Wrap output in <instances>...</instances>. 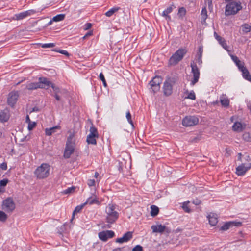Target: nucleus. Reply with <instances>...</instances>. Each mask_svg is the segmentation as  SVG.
<instances>
[{"mask_svg": "<svg viewBox=\"0 0 251 251\" xmlns=\"http://www.w3.org/2000/svg\"><path fill=\"white\" fill-rule=\"evenodd\" d=\"M115 206L113 204H109L105 209L106 222L107 225L104 226V228H111V224L115 222L119 217V213L115 210Z\"/></svg>", "mask_w": 251, "mask_h": 251, "instance_id": "nucleus-1", "label": "nucleus"}, {"mask_svg": "<svg viewBox=\"0 0 251 251\" xmlns=\"http://www.w3.org/2000/svg\"><path fill=\"white\" fill-rule=\"evenodd\" d=\"M242 9L240 1H232L228 3L225 8V14L226 16L234 15Z\"/></svg>", "mask_w": 251, "mask_h": 251, "instance_id": "nucleus-2", "label": "nucleus"}, {"mask_svg": "<svg viewBox=\"0 0 251 251\" xmlns=\"http://www.w3.org/2000/svg\"><path fill=\"white\" fill-rule=\"evenodd\" d=\"M50 166L47 163H43L35 171L34 174L39 179L47 177L50 174Z\"/></svg>", "mask_w": 251, "mask_h": 251, "instance_id": "nucleus-3", "label": "nucleus"}, {"mask_svg": "<svg viewBox=\"0 0 251 251\" xmlns=\"http://www.w3.org/2000/svg\"><path fill=\"white\" fill-rule=\"evenodd\" d=\"M245 159L248 161L247 166H245V164H241L239 165L236 169V174L238 176H242L251 168V160L249 155L245 156Z\"/></svg>", "mask_w": 251, "mask_h": 251, "instance_id": "nucleus-4", "label": "nucleus"}, {"mask_svg": "<svg viewBox=\"0 0 251 251\" xmlns=\"http://www.w3.org/2000/svg\"><path fill=\"white\" fill-rule=\"evenodd\" d=\"M185 49H179L170 58L169 62L171 65H175L179 62L186 53Z\"/></svg>", "mask_w": 251, "mask_h": 251, "instance_id": "nucleus-5", "label": "nucleus"}, {"mask_svg": "<svg viewBox=\"0 0 251 251\" xmlns=\"http://www.w3.org/2000/svg\"><path fill=\"white\" fill-rule=\"evenodd\" d=\"M16 207L15 203L12 198L8 197L4 200L2 204V208L7 213H11Z\"/></svg>", "mask_w": 251, "mask_h": 251, "instance_id": "nucleus-6", "label": "nucleus"}, {"mask_svg": "<svg viewBox=\"0 0 251 251\" xmlns=\"http://www.w3.org/2000/svg\"><path fill=\"white\" fill-rule=\"evenodd\" d=\"M199 118L195 116H187L182 120V125L186 127L192 126L197 125L199 123Z\"/></svg>", "mask_w": 251, "mask_h": 251, "instance_id": "nucleus-7", "label": "nucleus"}, {"mask_svg": "<svg viewBox=\"0 0 251 251\" xmlns=\"http://www.w3.org/2000/svg\"><path fill=\"white\" fill-rule=\"evenodd\" d=\"M162 79L159 76H156L150 82L152 92L155 93L160 90V84L162 83Z\"/></svg>", "mask_w": 251, "mask_h": 251, "instance_id": "nucleus-8", "label": "nucleus"}, {"mask_svg": "<svg viewBox=\"0 0 251 251\" xmlns=\"http://www.w3.org/2000/svg\"><path fill=\"white\" fill-rule=\"evenodd\" d=\"M192 73L193 74V78L191 81V85H194L199 80L200 77V71L196 64H191Z\"/></svg>", "mask_w": 251, "mask_h": 251, "instance_id": "nucleus-9", "label": "nucleus"}, {"mask_svg": "<svg viewBox=\"0 0 251 251\" xmlns=\"http://www.w3.org/2000/svg\"><path fill=\"white\" fill-rule=\"evenodd\" d=\"M115 233L112 230L102 231L98 234L100 239L104 242L106 241L109 238L113 237Z\"/></svg>", "mask_w": 251, "mask_h": 251, "instance_id": "nucleus-10", "label": "nucleus"}, {"mask_svg": "<svg viewBox=\"0 0 251 251\" xmlns=\"http://www.w3.org/2000/svg\"><path fill=\"white\" fill-rule=\"evenodd\" d=\"M19 97L18 92L12 91L10 92L8 96L7 103L11 107H13L16 103Z\"/></svg>", "mask_w": 251, "mask_h": 251, "instance_id": "nucleus-11", "label": "nucleus"}, {"mask_svg": "<svg viewBox=\"0 0 251 251\" xmlns=\"http://www.w3.org/2000/svg\"><path fill=\"white\" fill-rule=\"evenodd\" d=\"M151 229L152 230V232L154 233H162L163 232L165 231L168 233L170 232V229L166 226L162 225L161 224L157 225H152L151 226Z\"/></svg>", "mask_w": 251, "mask_h": 251, "instance_id": "nucleus-12", "label": "nucleus"}, {"mask_svg": "<svg viewBox=\"0 0 251 251\" xmlns=\"http://www.w3.org/2000/svg\"><path fill=\"white\" fill-rule=\"evenodd\" d=\"M170 82V79H168L164 83L163 92L164 94L166 96H170L172 93V85Z\"/></svg>", "mask_w": 251, "mask_h": 251, "instance_id": "nucleus-13", "label": "nucleus"}, {"mask_svg": "<svg viewBox=\"0 0 251 251\" xmlns=\"http://www.w3.org/2000/svg\"><path fill=\"white\" fill-rule=\"evenodd\" d=\"M75 145L66 144V147L64 152V157L69 158L73 153L75 151Z\"/></svg>", "mask_w": 251, "mask_h": 251, "instance_id": "nucleus-14", "label": "nucleus"}, {"mask_svg": "<svg viewBox=\"0 0 251 251\" xmlns=\"http://www.w3.org/2000/svg\"><path fill=\"white\" fill-rule=\"evenodd\" d=\"M242 224L241 222H228L226 223L224 225H223L221 228L220 230L226 231L228 230L230 227L233 226H240Z\"/></svg>", "mask_w": 251, "mask_h": 251, "instance_id": "nucleus-15", "label": "nucleus"}, {"mask_svg": "<svg viewBox=\"0 0 251 251\" xmlns=\"http://www.w3.org/2000/svg\"><path fill=\"white\" fill-rule=\"evenodd\" d=\"M33 12L32 10H28L19 14H15V16L13 18V19L18 21L23 19L25 17L31 15V14Z\"/></svg>", "mask_w": 251, "mask_h": 251, "instance_id": "nucleus-16", "label": "nucleus"}, {"mask_svg": "<svg viewBox=\"0 0 251 251\" xmlns=\"http://www.w3.org/2000/svg\"><path fill=\"white\" fill-rule=\"evenodd\" d=\"M132 237V233L131 232H127L122 237L116 239V242L119 243L126 242L130 240Z\"/></svg>", "mask_w": 251, "mask_h": 251, "instance_id": "nucleus-17", "label": "nucleus"}, {"mask_svg": "<svg viewBox=\"0 0 251 251\" xmlns=\"http://www.w3.org/2000/svg\"><path fill=\"white\" fill-rule=\"evenodd\" d=\"M214 36L215 39L218 41L219 43L222 46V47L227 51H229V50H228V46L227 45L225 40L223 37L218 35L216 32H214Z\"/></svg>", "mask_w": 251, "mask_h": 251, "instance_id": "nucleus-18", "label": "nucleus"}, {"mask_svg": "<svg viewBox=\"0 0 251 251\" xmlns=\"http://www.w3.org/2000/svg\"><path fill=\"white\" fill-rule=\"evenodd\" d=\"M39 82H32L27 84L25 88L29 90H33L38 88H45V86H42Z\"/></svg>", "mask_w": 251, "mask_h": 251, "instance_id": "nucleus-19", "label": "nucleus"}, {"mask_svg": "<svg viewBox=\"0 0 251 251\" xmlns=\"http://www.w3.org/2000/svg\"><path fill=\"white\" fill-rule=\"evenodd\" d=\"M94 203L99 204L100 202L98 201L96 195L93 194L92 196L87 199L86 201L83 203V205H86V204H93Z\"/></svg>", "mask_w": 251, "mask_h": 251, "instance_id": "nucleus-20", "label": "nucleus"}, {"mask_svg": "<svg viewBox=\"0 0 251 251\" xmlns=\"http://www.w3.org/2000/svg\"><path fill=\"white\" fill-rule=\"evenodd\" d=\"M207 218L208 219L209 224L212 226H215L218 223L217 216L213 213H211L207 216Z\"/></svg>", "mask_w": 251, "mask_h": 251, "instance_id": "nucleus-21", "label": "nucleus"}, {"mask_svg": "<svg viewBox=\"0 0 251 251\" xmlns=\"http://www.w3.org/2000/svg\"><path fill=\"white\" fill-rule=\"evenodd\" d=\"M9 118L8 111L5 109L0 112V121L4 122L8 121Z\"/></svg>", "mask_w": 251, "mask_h": 251, "instance_id": "nucleus-22", "label": "nucleus"}, {"mask_svg": "<svg viewBox=\"0 0 251 251\" xmlns=\"http://www.w3.org/2000/svg\"><path fill=\"white\" fill-rule=\"evenodd\" d=\"M220 102L221 104L225 107H227L229 106V100L226 95L223 94L221 96Z\"/></svg>", "mask_w": 251, "mask_h": 251, "instance_id": "nucleus-23", "label": "nucleus"}, {"mask_svg": "<svg viewBox=\"0 0 251 251\" xmlns=\"http://www.w3.org/2000/svg\"><path fill=\"white\" fill-rule=\"evenodd\" d=\"M242 72V76L244 79L251 82V75L248 71L247 68L245 67L243 69L240 71Z\"/></svg>", "mask_w": 251, "mask_h": 251, "instance_id": "nucleus-24", "label": "nucleus"}, {"mask_svg": "<svg viewBox=\"0 0 251 251\" xmlns=\"http://www.w3.org/2000/svg\"><path fill=\"white\" fill-rule=\"evenodd\" d=\"M173 5L172 6H170L169 7H168L166 10H165L162 14V16L164 17L165 18V19L167 20V21H170L171 18V17L170 16L168 15V14L169 13H170L172 10H173Z\"/></svg>", "mask_w": 251, "mask_h": 251, "instance_id": "nucleus-25", "label": "nucleus"}, {"mask_svg": "<svg viewBox=\"0 0 251 251\" xmlns=\"http://www.w3.org/2000/svg\"><path fill=\"white\" fill-rule=\"evenodd\" d=\"M38 82L41 83L40 84L42 86H45V89H48L50 86H51V84H52L45 77H40Z\"/></svg>", "mask_w": 251, "mask_h": 251, "instance_id": "nucleus-26", "label": "nucleus"}, {"mask_svg": "<svg viewBox=\"0 0 251 251\" xmlns=\"http://www.w3.org/2000/svg\"><path fill=\"white\" fill-rule=\"evenodd\" d=\"M60 126H56L54 127L50 128H46L45 129V133L46 135L50 136L52 135V133H54L56 131V129H60Z\"/></svg>", "mask_w": 251, "mask_h": 251, "instance_id": "nucleus-27", "label": "nucleus"}, {"mask_svg": "<svg viewBox=\"0 0 251 251\" xmlns=\"http://www.w3.org/2000/svg\"><path fill=\"white\" fill-rule=\"evenodd\" d=\"M234 131L240 132L243 130L242 125L240 122H235L232 126Z\"/></svg>", "mask_w": 251, "mask_h": 251, "instance_id": "nucleus-28", "label": "nucleus"}, {"mask_svg": "<svg viewBox=\"0 0 251 251\" xmlns=\"http://www.w3.org/2000/svg\"><path fill=\"white\" fill-rule=\"evenodd\" d=\"M124 168H126V161L122 158V160H119L118 170L120 172H123Z\"/></svg>", "mask_w": 251, "mask_h": 251, "instance_id": "nucleus-29", "label": "nucleus"}, {"mask_svg": "<svg viewBox=\"0 0 251 251\" xmlns=\"http://www.w3.org/2000/svg\"><path fill=\"white\" fill-rule=\"evenodd\" d=\"M97 137L96 136H93L90 135H88L87 137V140L86 141L89 144H92V145H96L97 144V141L96 140V138Z\"/></svg>", "mask_w": 251, "mask_h": 251, "instance_id": "nucleus-30", "label": "nucleus"}, {"mask_svg": "<svg viewBox=\"0 0 251 251\" xmlns=\"http://www.w3.org/2000/svg\"><path fill=\"white\" fill-rule=\"evenodd\" d=\"M120 8L119 7H114L111 9H110L109 10H108L107 12H106L105 14V15L107 17H111L114 13L117 12Z\"/></svg>", "mask_w": 251, "mask_h": 251, "instance_id": "nucleus-31", "label": "nucleus"}, {"mask_svg": "<svg viewBox=\"0 0 251 251\" xmlns=\"http://www.w3.org/2000/svg\"><path fill=\"white\" fill-rule=\"evenodd\" d=\"M151 215L152 217L156 216L159 213V208L155 205H151Z\"/></svg>", "mask_w": 251, "mask_h": 251, "instance_id": "nucleus-32", "label": "nucleus"}, {"mask_svg": "<svg viewBox=\"0 0 251 251\" xmlns=\"http://www.w3.org/2000/svg\"><path fill=\"white\" fill-rule=\"evenodd\" d=\"M70 135L67 138V140L66 142V144H70V145H75V143L73 139L75 136V134L74 132H72L71 131L69 132Z\"/></svg>", "mask_w": 251, "mask_h": 251, "instance_id": "nucleus-33", "label": "nucleus"}, {"mask_svg": "<svg viewBox=\"0 0 251 251\" xmlns=\"http://www.w3.org/2000/svg\"><path fill=\"white\" fill-rule=\"evenodd\" d=\"M93 136H96L97 138L99 137V133L97 128L94 126H92L90 128V133L88 134Z\"/></svg>", "mask_w": 251, "mask_h": 251, "instance_id": "nucleus-34", "label": "nucleus"}, {"mask_svg": "<svg viewBox=\"0 0 251 251\" xmlns=\"http://www.w3.org/2000/svg\"><path fill=\"white\" fill-rule=\"evenodd\" d=\"M65 15L63 14H60L54 16L52 20L55 22H59L64 19Z\"/></svg>", "mask_w": 251, "mask_h": 251, "instance_id": "nucleus-35", "label": "nucleus"}, {"mask_svg": "<svg viewBox=\"0 0 251 251\" xmlns=\"http://www.w3.org/2000/svg\"><path fill=\"white\" fill-rule=\"evenodd\" d=\"M243 139L246 142H251V133L245 132L242 135Z\"/></svg>", "mask_w": 251, "mask_h": 251, "instance_id": "nucleus-36", "label": "nucleus"}, {"mask_svg": "<svg viewBox=\"0 0 251 251\" xmlns=\"http://www.w3.org/2000/svg\"><path fill=\"white\" fill-rule=\"evenodd\" d=\"M251 30V26L245 24L242 25V31L244 33H248Z\"/></svg>", "mask_w": 251, "mask_h": 251, "instance_id": "nucleus-37", "label": "nucleus"}, {"mask_svg": "<svg viewBox=\"0 0 251 251\" xmlns=\"http://www.w3.org/2000/svg\"><path fill=\"white\" fill-rule=\"evenodd\" d=\"M207 10L205 7H203L202 9V10L201 11V19L203 20L204 21L207 18Z\"/></svg>", "mask_w": 251, "mask_h": 251, "instance_id": "nucleus-38", "label": "nucleus"}, {"mask_svg": "<svg viewBox=\"0 0 251 251\" xmlns=\"http://www.w3.org/2000/svg\"><path fill=\"white\" fill-rule=\"evenodd\" d=\"M7 219V215L2 211L0 210V221L5 222Z\"/></svg>", "mask_w": 251, "mask_h": 251, "instance_id": "nucleus-39", "label": "nucleus"}, {"mask_svg": "<svg viewBox=\"0 0 251 251\" xmlns=\"http://www.w3.org/2000/svg\"><path fill=\"white\" fill-rule=\"evenodd\" d=\"M186 9L184 7H181L179 8L178 15L180 17H182L186 14Z\"/></svg>", "mask_w": 251, "mask_h": 251, "instance_id": "nucleus-40", "label": "nucleus"}, {"mask_svg": "<svg viewBox=\"0 0 251 251\" xmlns=\"http://www.w3.org/2000/svg\"><path fill=\"white\" fill-rule=\"evenodd\" d=\"M203 53V47L202 46H200L198 49V60L199 61H201V58L202 57Z\"/></svg>", "mask_w": 251, "mask_h": 251, "instance_id": "nucleus-41", "label": "nucleus"}, {"mask_svg": "<svg viewBox=\"0 0 251 251\" xmlns=\"http://www.w3.org/2000/svg\"><path fill=\"white\" fill-rule=\"evenodd\" d=\"M189 203V201H187L183 203L182 205V208L185 212L187 213H190L191 212V209L188 206V204Z\"/></svg>", "mask_w": 251, "mask_h": 251, "instance_id": "nucleus-42", "label": "nucleus"}, {"mask_svg": "<svg viewBox=\"0 0 251 251\" xmlns=\"http://www.w3.org/2000/svg\"><path fill=\"white\" fill-rule=\"evenodd\" d=\"M126 117L129 122V123L132 126V127L134 126L133 122L131 119V115L129 111L127 112L126 114Z\"/></svg>", "mask_w": 251, "mask_h": 251, "instance_id": "nucleus-43", "label": "nucleus"}, {"mask_svg": "<svg viewBox=\"0 0 251 251\" xmlns=\"http://www.w3.org/2000/svg\"><path fill=\"white\" fill-rule=\"evenodd\" d=\"M84 205H83V204L82 205L77 206L73 211V216L75 215V213H77L80 212Z\"/></svg>", "mask_w": 251, "mask_h": 251, "instance_id": "nucleus-44", "label": "nucleus"}, {"mask_svg": "<svg viewBox=\"0 0 251 251\" xmlns=\"http://www.w3.org/2000/svg\"><path fill=\"white\" fill-rule=\"evenodd\" d=\"M75 189V187H74V186H73L72 187L68 188L67 189H66L65 190H64L63 191V193L64 194H66L72 193L74 192Z\"/></svg>", "mask_w": 251, "mask_h": 251, "instance_id": "nucleus-45", "label": "nucleus"}, {"mask_svg": "<svg viewBox=\"0 0 251 251\" xmlns=\"http://www.w3.org/2000/svg\"><path fill=\"white\" fill-rule=\"evenodd\" d=\"M54 50L56 52L64 54L67 56H69L70 55L69 53L66 50H63L55 49Z\"/></svg>", "mask_w": 251, "mask_h": 251, "instance_id": "nucleus-46", "label": "nucleus"}, {"mask_svg": "<svg viewBox=\"0 0 251 251\" xmlns=\"http://www.w3.org/2000/svg\"><path fill=\"white\" fill-rule=\"evenodd\" d=\"M99 77H100V79L102 81L103 86L105 87H107V83L106 82V80L105 79L104 75L102 73H100V74L99 75Z\"/></svg>", "mask_w": 251, "mask_h": 251, "instance_id": "nucleus-47", "label": "nucleus"}, {"mask_svg": "<svg viewBox=\"0 0 251 251\" xmlns=\"http://www.w3.org/2000/svg\"><path fill=\"white\" fill-rule=\"evenodd\" d=\"M186 98L192 100H195L196 99V96L195 93L193 91L190 92L187 97Z\"/></svg>", "mask_w": 251, "mask_h": 251, "instance_id": "nucleus-48", "label": "nucleus"}, {"mask_svg": "<svg viewBox=\"0 0 251 251\" xmlns=\"http://www.w3.org/2000/svg\"><path fill=\"white\" fill-rule=\"evenodd\" d=\"M236 66L238 67V69L240 71H241V70L243 69L245 67L244 66V63L243 62H242L240 61L238 62L237 64H236Z\"/></svg>", "mask_w": 251, "mask_h": 251, "instance_id": "nucleus-49", "label": "nucleus"}, {"mask_svg": "<svg viewBox=\"0 0 251 251\" xmlns=\"http://www.w3.org/2000/svg\"><path fill=\"white\" fill-rule=\"evenodd\" d=\"M55 46L54 43L43 44L41 47L43 48H52Z\"/></svg>", "mask_w": 251, "mask_h": 251, "instance_id": "nucleus-50", "label": "nucleus"}, {"mask_svg": "<svg viewBox=\"0 0 251 251\" xmlns=\"http://www.w3.org/2000/svg\"><path fill=\"white\" fill-rule=\"evenodd\" d=\"M230 56L232 60H233V61L235 63V64H237L238 62L240 61L239 59V58H238V57H237L235 55H234L233 54H230Z\"/></svg>", "mask_w": 251, "mask_h": 251, "instance_id": "nucleus-51", "label": "nucleus"}, {"mask_svg": "<svg viewBox=\"0 0 251 251\" xmlns=\"http://www.w3.org/2000/svg\"><path fill=\"white\" fill-rule=\"evenodd\" d=\"M36 124L35 122H30L28 123V128L29 130L33 129V128L36 126Z\"/></svg>", "mask_w": 251, "mask_h": 251, "instance_id": "nucleus-52", "label": "nucleus"}, {"mask_svg": "<svg viewBox=\"0 0 251 251\" xmlns=\"http://www.w3.org/2000/svg\"><path fill=\"white\" fill-rule=\"evenodd\" d=\"M8 182V180L7 179H4L0 181V187H4L5 186L7 183Z\"/></svg>", "mask_w": 251, "mask_h": 251, "instance_id": "nucleus-53", "label": "nucleus"}, {"mask_svg": "<svg viewBox=\"0 0 251 251\" xmlns=\"http://www.w3.org/2000/svg\"><path fill=\"white\" fill-rule=\"evenodd\" d=\"M143 248L141 246L138 245L134 247L132 251H143Z\"/></svg>", "mask_w": 251, "mask_h": 251, "instance_id": "nucleus-54", "label": "nucleus"}, {"mask_svg": "<svg viewBox=\"0 0 251 251\" xmlns=\"http://www.w3.org/2000/svg\"><path fill=\"white\" fill-rule=\"evenodd\" d=\"M87 184L89 186H93L95 185V181L94 179H89L88 180Z\"/></svg>", "mask_w": 251, "mask_h": 251, "instance_id": "nucleus-55", "label": "nucleus"}, {"mask_svg": "<svg viewBox=\"0 0 251 251\" xmlns=\"http://www.w3.org/2000/svg\"><path fill=\"white\" fill-rule=\"evenodd\" d=\"M51 87L53 89V91H54L55 94H57V93H59V89L58 87H55L53 84H51Z\"/></svg>", "mask_w": 251, "mask_h": 251, "instance_id": "nucleus-56", "label": "nucleus"}, {"mask_svg": "<svg viewBox=\"0 0 251 251\" xmlns=\"http://www.w3.org/2000/svg\"><path fill=\"white\" fill-rule=\"evenodd\" d=\"M7 163L3 162L0 165V168L3 170H6L7 169Z\"/></svg>", "mask_w": 251, "mask_h": 251, "instance_id": "nucleus-57", "label": "nucleus"}, {"mask_svg": "<svg viewBox=\"0 0 251 251\" xmlns=\"http://www.w3.org/2000/svg\"><path fill=\"white\" fill-rule=\"evenodd\" d=\"M92 26V24L91 23H86L85 25L84 29L88 30Z\"/></svg>", "mask_w": 251, "mask_h": 251, "instance_id": "nucleus-58", "label": "nucleus"}, {"mask_svg": "<svg viewBox=\"0 0 251 251\" xmlns=\"http://www.w3.org/2000/svg\"><path fill=\"white\" fill-rule=\"evenodd\" d=\"M193 203L196 205H198L201 204V201L199 200H196L195 201H193Z\"/></svg>", "mask_w": 251, "mask_h": 251, "instance_id": "nucleus-59", "label": "nucleus"}, {"mask_svg": "<svg viewBox=\"0 0 251 251\" xmlns=\"http://www.w3.org/2000/svg\"><path fill=\"white\" fill-rule=\"evenodd\" d=\"M92 35V31L88 32L87 34H86L85 35V36H84V37H83V39H85L88 36H91Z\"/></svg>", "mask_w": 251, "mask_h": 251, "instance_id": "nucleus-60", "label": "nucleus"}, {"mask_svg": "<svg viewBox=\"0 0 251 251\" xmlns=\"http://www.w3.org/2000/svg\"><path fill=\"white\" fill-rule=\"evenodd\" d=\"M238 159L240 160L241 162H243V159H242V154L241 153H239L238 154Z\"/></svg>", "mask_w": 251, "mask_h": 251, "instance_id": "nucleus-61", "label": "nucleus"}, {"mask_svg": "<svg viewBox=\"0 0 251 251\" xmlns=\"http://www.w3.org/2000/svg\"><path fill=\"white\" fill-rule=\"evenodd\" d=\"M124 248H117L114 249L112 251H121Z\"/></svg>", "mask_w": 251, "mask_h": 251, "instance_id": "nucleus-62", "label": "nucleus"}, {"mask_svg": "<svg viewBox=\"0 0 251 251\" xmlns=\"http://www.w3.org/2000/svg\"><path fill=\"white\" fill-rule=\"evenodd\" d=\"M57 94L58 93L55 94L54 97H55V98L56 99V100H57L59 101L60 100V97Z\"/></svg>", "mask_w": 251, "mask_h": 251, "instance_id": "nucleus-63", "label": "nucleus"}, {"mask_svg": "<svg viewBox=\"0 0 251 251\" xmlns=\"http://www.w3.org/2000/svg\"><path fill=\"white\" fill-rule=\"evenodd\" d=\"M25 121H26V122L29 123L30 122H31L30 121V118H29V117L28 115H27L26 116V119H25Z\"/></svg>", "mask_w": 251, "mask_h": 251, "instance_id": "nucleus-64", "label": "nucleus"}]
</instances>
